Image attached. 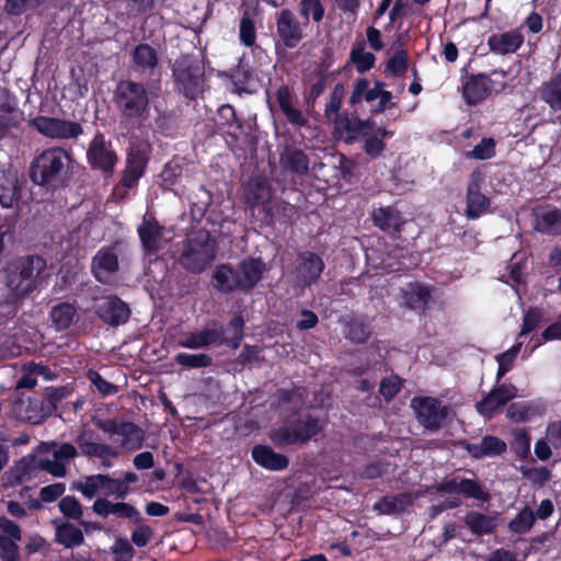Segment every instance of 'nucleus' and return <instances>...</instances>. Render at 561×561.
<instances>
[{"label":"nucleus","instance_id":"f257e3e1","mask_svg":"<svg viewBox=\"0 0 561 561\" xmlns=\"http://www.w3.org/2000/svg\"><path fill=\"white\" fill-rule=\"evenodd\" d=\"M72 154L64 147L55 146L36 154L30 165L28 175L33 184L56 192L68 185Z\"/></svg>","mask_w":561,"mask_h":561},{"label":"nucleus","instance_id":"f03ea898","mask_svg":"<svg viewBox=\"0 0 561 561\" xmlns=\"http://www.w3.org/2000/svg\"><path fill=\"white\" fill-rule=\"evenodd\" d=\"M265 263L261 259L245 257L237 267L222 263L215 267L211 284L222 294L250 293L262 279Z\"/></svg>","mask_w":561,"mask_h":561},{"label":"nucleus","instance_id":"7ed1b4c3","mask_svg":"<svg viewBox=\"0 0 561 561\" xmlns=\"http://www.w3.org/2000/svg\"><path fill=\"white\" fill-rule=\"evenodd\" d=\"M470 60L461 69L460 92L465 103L469 106H477L492 95L503 93L507 88L508 71L497 68L486 72H470Z\"/></svg>","mask_w":561,"mask_h":561},{"label":"nucleus","instance_id":"20e7f679","mask_svg":"<svg viewBox=\"0 0 561 561\" xmlns=\"http://www.w3.org/2000/svg\"><path fill=\"white\" fill-rule=\"evenodd\" d=\"M113 103L122 122L136 124L138 127L150 113V96L146 84L131 79H122L116 83Z\"/></svg>","mask_w":561,"mask_h":561},{"label":"nucleus","instance_id":"39448f33","mask_svg":"<svg viewBox=\"0 0 561 561\" xmlns=\"http://www.w3.org/2000/svg\"><path fill=\"white\" fill-rule=\"evenodd\" d=\"M46 267V260L35 254L22 255L9 263L4 270V284L11 298L19 301L33 293Z\"/></svg>","mask_w":561,"mask_h":561},{"label":"nucleus","instance_id":"423d86ee","mask_svg":"<svg viewBox=\"0 0 561 561\" xmlns=\"http://www.w3.org/2000/svg\"><path fill=\"white\" fill-rule=\"evenodd\" d=\"M322 428L318 416L296 411L285 419L283 425L273 428L268 437L276 447L304 446L318 436Z\"/></svg>","mask_w":561,"mask_h":561},{"label":"nucleus","instance_id":"0eeeda50","mask_svg":"<svg viewBox=\"0 0 561 561\" xmlns=\"http://www.w3.org/2000/svg\"><path fill=\"white\" fill-rule=\"evenodd\" d=\"M173 90L187 101H195L204 92L205 67L193 54L179 56L171 66Z\"/></svg>","mask_w":561,"mask_h":561},{"label":"nucleus","instance_id":"6e6552de","mask_svg":"<svg viewBox=\"0 0 561 561\" xmlns=\"http://www.w3.org/2000/svg\"><path fill=\"white\" fill-rule=\"evenodd\" d=\"M216 252L217 241L209 231L199 230L184 241L179 263L187 272L199 274L211 264Z\"/></svg>","mask_w":561,"mask_h":561},{"label":"nucleus","instance_id":"1a4fd4ad","mask_svg":"<svg viewBox=\"0 0 561 561\" xmlns=\"http://www.w3.org/2000/svg\"><path fill=\"white\" fill-rule=\"evenodd\" d=\"M417 422L430 432H437L450 421L451 408L434 397H415L412 399Z\"/></svg>","mask_w":561,"mask_h":561},{"label":"nucleus","instance_id":"9d476101","mask_svg":"<svg viewBox=\"0 0 561 561\" xmlns=\"http://www.w3.org/2000/svg\"><path fill=\"white\" fill-rule=\"evenodd\" d=\"M69 394L67 387H46L44 392L28 399L26 412L28 419L39 424L55 414L58 404Z\"/></svg>","mask_w":561,"mask_h":561},{"label":"nucleus","instance_id":"9b49d317","mask_svg":"<svg viewBox=\"0 0 561 561\" xmlns=\"http://www.w3.org/2000/svg\"><path fill=\"white\" fill-rule=\"evenodd\" d=\"M87 161L91 170L101 172L105 178L113 175L118 156L103 133L96 131L89 142Z\"/></svg>","mask_w":561,"mask_h":561},{"label":"nucleus","instance_id":"f8f14e48","mask_svg":"<svg viewBox=\"0 0 561 561\" xmlns=\"http://www.w3.org/2000/svg\"><path fill=\"white\" fill-rule=\"evenodd\" d=\"M28 126L49 139H77L83 135L80 123L58 117L38 115L28 121Z\"/></svg>","mask_w":561,"mask_h":561},{"label":"nucleus","instance_id":"ddd939ff","mask_svg":"<svg viewBox=\"0 0 561 561\" xmlns=\"http://www.w3.org/2000/svg\"><path fill=\"white\" fill-rule=\"evenodd\" d=\"M272 188L265 178H252L244 188V202L250 209L261 207V221L265 226L273 225V208H271Z\"/></svg>","mask_w":561,"mask_h":561},{"label":"nucleus","instance_id":"4468645a","mask_svg":"<svg viewBox=\"0 0 561 561\" xmlns=\"http://www.w3.org/2000/svg\"><path fill=\"white\" fill-rule=\"evenodd\" d=\"M484 182L485 174L480 169L470 173L465 209V215L469 220H476L489 213L491 199L481 192Z\"/></svg>","mask_w":561,"mask_h":561},{"label":"nucleus","instance_id":"2eb2a0df","mask_svg":"<svg viewBox=\"0 0 561 561\" xmlns=\"http://www.w3.org/2000/svg\"><path fill=\"white\" fill-rule=\"evenodd\" d=\"M96 426L107 434L121 436V447L125 450L135 451L142 447L145 432L133 422L107 419L98 421Z\"/></svg>","mask_w":561,"mask_h":561},{"label":"nucleus","instance_id":"dca6fc26","mask_svg":"<svg viewBox=\"0 0 561 561\" xmlns=\"http://www.w3.org/2000/svg\"><path fill=\"white\" fill-rule=\"evenodd\" d=\"M334 137L343 140L345 144H353L360 136H366L375 126L371 119H360L358 116L342 112L341 115L332 119Z\"/></svg>","mask_w":561,"mask_h":561},{"label":"nucleus","instance_id":"f3484780","mask_svg":"<svg viewBox=\"0 0 561 561\" xmlns=\"http://www.w3.org/2000/svg\"><path fill=\"white\" fill-rule=\"evenodd\" d=\"M517 392L518 390L513 383L497 382L486 396L476 403V410L480 415L492 419L502 407L517 397Z\"/></svg>","mask_w":561,"mask_h":561},{"label":"nucleus","instance_id":"a211bd4d","mask_svg":"<svg viewBox=\"0 0 561 561\" xmlns=\"http://www.w3.org/2000/svg\"><path fill=\"white\" fill-rule=\"evenodd\" d=\"M276 35L284 48L294 49L304 39L300 22L289 9H283L276 16Z\"/></svg>","mask_w":561,"mask_h":561},{"label":"nucleus","instance_id":"6ab92c4d","mask_svg":"<svg viewBox=\"0 0 561 561\" xmlns=\"http://www.w3.org/2000/svg\"><path fill=\"white\" fill-rule=\"evenodd\" d=\"M164 230V226L156 217L148 215L142 217L141 224L137 227V233L145 255H156L163 249Z\"/></svg>","mask_w":561,"mask_h":561},{"label":"nucleus","instance_id":"aec40b11","mask_svg":"<svg viewBox=\"0 0 561 561\" xmlns=\"http://www.w3.org/2000/svg\"><path fill=\"white\" fill-rule=\"evenodd\" d=\"M95 314L103 323L116 328L129 320L131 310L118 296L111 295L96 306Z\"/></svg>","mask_w":561,"mask_h":561},{"label":"nucleus","instance_id":"412c9836","mask_svg":"<svg viewBox=\"0 0 561 561\" xmlns=\"http://www.w3.org/2000/svg\"><path fill=\"white\" fill-rule=\"evenodd\" d=\"M434 488L437 493L462 494L467 499H474L482 502L490 500L489 493L483 490L482 485L477 480L469 478H462L460 480L457 478L445 479L435 484Z\"/></svg>","mask_w":561,"mask_h":561},{"label":"nucleus","instance_id":"4be33fe9","mask_svg":"<svg viewBox=\"0 0 561 561\" xmlns=\"http://www.w3.org/2000/svg\"><path fill=\"white\" fill-rule=\"evenodd\" d=\"M118 242L108 247H102L92 257L91 272L94 278L105 284L110 276L119 270L118 255L116 248Z\"/></svg>","mask_w":561,"mask_h":561},{"label":"nucleus","instance_id":"5701e85b","mask_svg":"<svg viewBox=\"0 0 561 561\" xmlns=\"http://www.w3.org/2000/svg\"><path fill=\"white\" fill-rule=\"evenodd\" d=\"M370 217L375 227L392 238L400 237L405 224L402 213L393 205L374 208Z\"/></svg>","mask_w":561,"mask_h":561},{"label":"nucleus","instance_id":"b1692460","mask_svg":"<svg viewBox=\"0 0 561 561\" xmlns=\"http://www.w3.org/2000/svg\"><path fill=\"white\" fill-rule=\"evenodd\" d=\"M324 270L323 260L314 252L304 251L297 255L296 274L298 280L310 287L316 284Z\"/></svg>","mask_w":561,"mask_h":561},{"label":"nucleus","instance_id":"393cba45","mask_svg":"<svg viewBox=\"0 0 561 561\" xmlns=\"http://www.w3.org/2000/svg\"><path fill=\"white\" fill-rule=\"evenodd\" d=\"M130 62L135 72L153 76L160 65L159 53L148 43L137 44L130 51Z\"/></svg>","mask_w":561,"mask_h":561},{"label":"nucleus","instance_id":"a878e982","mask_svg":"<svg viewBox=\"0 0 561 561\" xmlns=\"http://www.w3.org/2000/svg\"><path fill=\"white\" fill-rule=\"evenodd\" d=\"M276 102L287 119L294 127H304L308 124V118L302 111L295 105L296 95L287 84H282L275 93Z\"/></svg>","mask_w":561,"mask_h":561},{"label":"nucleus","instance_id":"bb28decb","mask_svg":"<svg viewBox=\"0 0 561 561\" xmlns=\"http://www.w3.org/2000/svg\"><path fill=\"white\" fill-rule=\"evenodd\" d=\"M251 458L259 467L273 472L286 470L289 466V458L285 454L277 453L265 444L254 445Z\"/></svg>","mask_w":561,"mask_h":561},{"label":"nucleus","instance_id":"cd10ccee","mask_svg":"<svg viewBox=\"0 0 561 561\" xmlns=\"http://www.w3.org/2000/svg\"><path fill=\"white\" fill-rule=\"evenodd\" d=\"M525 37L518 28L493 33L488 37L486 45L491 53L500 56L515 54L524 44Z\"/></svg>","mask_w":561,"mask_h":561},{"label":"nucleus","instance_id":"c85d7f7f","mask_svg":"<svg viewBox=\"0 0 561 561\" xmlns=\"http://www.w3.org/2000/svg\"><path fill=\"white\" fill-rule=\"evenodd\" d=\"M432 287L426 284L410 282L401 289V297L408 309L423 314L432 299Z\"/></svg>","mask_w":561,"mask_h":561},{"label":"nucleus","instance_id":"c756f323","mask_svg":"<svg viewBox=\"0 0 561 561\" xmlns=\"http://www.w3.org/2000/svg\"><path fill=\"white\" fill-rule=\"evenodd\" d=\"M463 448L473 459L497 457L506 453L507 444L494 435H485L479 444L465 442Z\"/></svg>","mask_w":561,"mask_h":561},{"label":"nucleus","instance_id":"7c9ffc66","mask_svg":"<svg viewBox=\"0 0 561 561\" xmlns=\"http://www.w3.org/2000/svg\"><path fill=\"white\" fill-rule=\"evenodd\" d=\"M92 510L102 517L113 514L117 517L129 519L135 524H139L141 520L139 511L134 505L125 502L112 503L106 499L99 497L94 501Z\"/></svg>","mask_w":561,"mask_h":561},{"label":"nucleus","instance_id":"2f4dec72","mask_svg":"<svg viewBox=\"0 0 561 561\" xmlns=\"http://www.w3.org/2000/svg\"><path fill=\"white\" fill-rule=\"evenodd\" d=\"M547 411V405L541 400L513 402L506 410V416L512 422L524 423L542 416Z\"/></svg>","mask_w":561,"mask_h":561},{"label":"nucleus","instance_id":"473e14b6","mask_svg":"<svg viewBox=\"0 0 561 561\" xmlns=\"http://www.w3.org/2000/svg\"><path fill=\"white\" fill-rule=\"evenodd\" d=\"M279 162L282 167L291 173L304 175L309 170V158L306 152L294 146L286 145L279 153Z\"/></svg>","mask_w":561,"mask_h":561},{"label":"nucleus","instance_id":"72a5a7b5","mask_svg":"<svg viewBox=\"0 0 561 561\" xmlns=\"http://www.w3.org/2000/svg\"><path fill=\"white\" fill-rule=\"evenodd\" d=\"M413 504V497L408 492L385 495L374 504V511L382 515L401 514Z\"/></svg>","mask_w":561,"mask_h":561},{"label":"nucleus","instance_id":"f704fd0d","mask_svg":"<svg viewBox=\"0 0 561 561\" xmlns=\"http://www.w3.org/2000/svg\"><path fill=\"white\" fill-rule=\"evenodd\" d=\"M244 320L242 316H233L226 327L219 325L217 332L221 337L220 345H227L232 350L239 348L243 340Z\"/></svg>","mask_w":561,"mask_h":561},{"label":"nucleus","instance_id":"c9c22d12","mask_svg":"<svg viewBox=\"0 0 561 561\" xmlns=\"http://www.w3.org/2000/svg\"><path fill=\"white\" fill-rule=\"evenodd\" d=\"M463 523L476 536L491 535L497 527L496 516H490L481 512L470 511L463 517Z\"/></svg>","mask_w":561,"mask_h":561},{"label":"nucleus","instance_id":"e433bc0d","mask_svg":"<svg viewBox=\"0 0 561 561\" xmlns=\"http://www.w3.org/2000/svg\"><path fill=\"white\" fill-rule=\"evenodd\" d=\"M49 319L57 331H65L78 321V310L73 304L58 302L51 307Z\"/></svg>","mask_w":561,"mask_h":561},{"label":"nucleus","instance_id":"4c0bfd02","mask_svg":"<svg viewBox=\"0 0 561 561\" xmlns=\"http://www.w3.org/2000/svg\"><path fill=\"white\" fill-rule=\"evenodd\" d=\"M93 431L82 432L76 439L82 455L88 457H117V453L108 445L93 442Z\"/></svg>","mask_w":561,"mask_h":561},{"label":"nucleus","instance_id":"58836bf2","mask_svg":"<svg viewBox=\"0 0 561 561\" xmlns=\"http://www.w3.org/2000/svg\"><path fill=\"white\" fill-rule=\"evenodd\" d=\"M21 197V186L15 175L0 170V205L10 208Z\"/></svg>","mask_w":561,"mask_h":561},{"label":"nucleus","instance_id":"ea45409f","mask_svg":"<svg viewBox=\"0 0 561 561\" xmlns=\"http://www.w3.org/2000/svg\"><path fill=\"white\" fill-rule=\"evenodd\" d=\"M216 126L218 130L227 131L233 139H237L236 131H241L243 122L238 118L236 108L231 104H224L217 111Z\"/></svg>","mask_w":561,"mask_h":561},{"label":"nucleus","instance_id":"a19ab883","mask_svg":"<svg viewBox=\"0 0 561 561\" xmlns=\"http://www.w3.org/2000/svg\"><path fill=\"white\" fill-rule=\"evenodd\" d=\"M539 98L552 111H561V70L542 83L539 89Z\"/></svg>","mask_w":561,"mask_h":561},{"label":"nucleus","instance_id":"79ce46f5","mask_svg":"<svg viewBox=\"0 0 561 561\" xmlns=\"http://www.w3.org/2000/svg\"><path fill=\"white\" fill-rule=\"evenodd\" d=\"M221 337L217 332V328L204 329L198 332L191 333L180 342V345L186 348L196 350L207 347L209 345H220Z\"/></svg>","mask_w":561,"mask_h":561},{"label":"nucleus","instance_id":"37998d69","mask_svg":"<svg viewBox=\"0 0 561 561\" xmlns=\"http://www.w3.org/2000/svg\"><path fill=\"white\" fill-rule=\"evenodd\" d=\"M345 337L354 344H365L371 336L369 323L364 317L351 318L344 327Z\"/></svg>","mask_w":561,"mask_h":561},{"label":"nucleus","instance_id":"c03bdc74","mask_svg":"<svg viewBox=\"0 0 561 561\" xmlns=\"http://www.w3.org/2000/svg\"><path fill=\"white\" fill-rule=\"evenodd\" d=\"M150 160V145L131 146L127 151L125 168L145 174Z\"/></svg>","mask_w":561,"mask_h":561},{"label":"nucleus","instance_id":"a18cd8bd","mask_svg":"<svg viewBox=\"0 0 561 561\" xmlns=\"http://www.w3.org/2000/svg\"><path fill=\"white\" fill-rule=\"evenodd\" d=\"M350 62L354 65L358 73L363 75L375 67L376 56L365 51V42H355L351 48Z\"/></svg>","mask_w":561,"mask_h":561},{"label":"nucleus","instance_id":"49530a36","mask_svg":"<svg viewBox=\"0 0 561 561\" xmlns=\"http://www.w3.org/2000/svg\"><path fill=\"white\" fill-rule=\"evenodd\" d=\"M255 11L245 9L239 23V41L249 48L256 46Z\"/></svg>","mask_w":561,"mask_h":561},{"label":"nucleus","instance_id":"de8ad7c7","mask_svg":"<svg viewBox=\"0 0 561 561\" xmlns=\"http://www.w3.org/2000/svg\"><path fill=\"white\" fill-rule=\"evenodd\" d=\"M55 540L65 548L79 547L84 542V536L78 527L64 523L56 528Z\"/></svg>","mask_w":561,"mask_h":561},{"label":"nucleus","instance_id":"09e8293b","mask_svg":"<svg viewBox=\"0 0 561 561\" xmlns=\"http://www.w3.org/2000/svg\"><path fill=\"white\" fill-rule=\"evenodd\" d=\"M377 90L369 88V80L365 77L357 78L353 82L352 93L348 98V104L355 107L357 104L366 101L367 103L374 102L378 99Z\"/></svg>","mask_w":561,"mask_h":561},{"label":"nucleus","instance_id":"8fccbe9b","mask_svg":"<svg viewBox=\"0 0 561 561\" xmlns=\"http://www.w3.org/2000/svg\"><path fill=\"white\" fill-rule=\"evenodd\" d=\"M535 523L536 515L534 511L528 505H525L508 523L507 528L513 534L524 535L530 531Z\"/></svg>","mask_w":561,"mask_h":561},{"label":"nucleus","instance_id":"3c124183","mask_svg":"<svg viewBox=\"0 0 561 561\" xmlns=\"http://www.w3.org/2000/svg\"><path fill=\"white\" fill-rule=\"evenodd\" d=\"M236 92L250 93L249 84L253 81V72L248 64L240 61L230 72Z\"/></svg>","mask_w":561,"mask_h":561},{"label":"nucleus","instance_id":"603ef678","mask_svg":"<svg viewBox=\"0 0 561 561\" xmlns=\"http://www.w3.org/2000/svg\"><path fill=\"white\" fill-rule=\"evenodd\" d=\"M409 68V54L407 49H398L386 62V72L394 78L403 77Z\"/></svg>","mask_w":561,"mask_h":561},{"label":"nucleus","instance_id":"864d4df0","mask_svg":"<svg viewBox=\"0 0 561 561\" xmlns=\"http://www.w3.org/2000/svg\"><path fill=\"white\" fill-rule=\"evenodd\" d=\"M511 450L519 459H527L530 455L531 437L525 428H516L512 432Z\"/></svg>","mask_w":561,"mask_h":561},{"label":"nucleus","instance_id":"5fc2aeb1","mask_svg":"<svg viewBox=\"0 0 561 561\" xmlns=\"http://www.w3.org/2000/svg\"><path fill=\"white\" fill-rule=\"evenodd\" d=\"M142 176L144 174L139 172L124 168L119 182L113 188V194L115 197L118 199H124L128 193V190L135 188Z\"/></svg>","mask_w":561,"mask_h":561},{"label":"nucleus","instance_id":"6e6d98bb","mask_svg":"<svg viewBox=\"0 0 561 561\" xmlns=\"http://www.w3.org/2000/svg\"><path fill=\"white\" fill-rule=\"evenodd\" d=\"M538 230L551 234H561V213L558 209L545 211L538 222Z\"/></svg>","mask_w":561,"mask_h":561},{"label":"nucleus","instance_id":"4d7b16f0","mask_svg":"<svg viewBox=\"0 0 561 561\" xmlns=\"http://www.w3.org/2000/svg\"><path fill=\"white\" fill-rule=\"evenodd\" d=\"M182 173L183 165L181 160L179 158H173L164 164L159 176L161 179L162 185L167 188H171L178 183L179 179L182 176Z\"/></svg>","mask_w":561,"mask_h":561},{"label":"nucleus","instance_id":"13d9d810","mask_svg":"<svg viewBox=\"0 0 561 561\" xmlns=\"http://www.w3.org/2000/svg\"><path fill=\"white\" fill-rule=\"evenodd\" d=\"M176 364L186 368H205L213 364V358L208 354L178 353L174 357Z\"/></svg>","mask_w":561,"mask_h":561},{"label":"nucleus","instance_id":"bf43d9fd","mask_svg":"<svg viewBox=\"0 0 561 561\" xmlns=\"http://www.w3.org/2000/svg\"><path fill=\"white\" fill-rule=\"evenodd\" d=\"M299 13L305 19L306 24L309 22L310 16L313 22L320 23L324 18V7L321 0H301Z\"/></svg>","mask_w":561,"mask_h":561},{"label":"nucleus","instance_id":"052dcab7","mask_svg":"<svg viewBox=\"0 0 561 561\" xmlns=\"http://www.w3.org/2000/svg\"><path fill=\"white\" fill-rule=\"evenodd\" d=\"M518 470L525 479L537 486H543L551 479V471L543 466L528 467L523 465Z\"/></svg>","mask_w":561,"mask_h":561},{"label":"nucleus","instance_id":"680f3d73","mask_svg":"<svg viewBox=\"0 0 561 561\" xmlns=\"http://www.w3.org/2000/svg\"><path fill=\"white\" fill-rule=\"evenodd\" d=\"M344 98V85L342 83L335 84L332 92L330 93V99L325 104L324 116L327 119L332 121L336 116L341 115L340 108Z\"/></svg>","mask_w":561,"mask_h":561},{"label":"nucleus","instance_id":"e2e57ef3","mask_svg":"<svg viewBox=\"0 0 561 561\" xmlns=\"http://www.w3.org/2000/svg\"><path fill=\"white\" fill-rule=\"evenodd\" d=\"M495 140L491 137L482 138V140L476 145L472 150L466 152V157L469 159L488 160L495 156Z\"/></svg>","mask_w":561,"mask_h":561},{"label":"nucleus","instance_id":"0e129e2a","mask_svg":"<svg viewBox=\"0 0 561 561\" xmlns=\"http://www.w3.org/2000/svg\"><path fill=\"white\" fill-rule=\"evenodd\" d=\"M100 480L104 481L102 492L106 496L115 495L117 499L124 500L130 492L129 486L125 485V482H122L119 479L104 474Z\"/></svg>","mask_w":561,"mask_h":561},{"label":"nucleus","instance_id":"69168bd1","mask_svg":"<svg viewBox=\"0 0 561 561\" xmlns=\"http://www.w3.org/2000/svg\"><path fill=\"white\" fill-rule=\"evenodd\" d=\"M403 380L398 375H390L382 378L379 385V393L386 402H390L402 388Z\"/></svg>","mask_w":561,"mask_h":561},{"label":"nucleus","instance_id":"338daca9","mask_svg":"<svg viewBox=\"0 0 561 561\" xmlns=\"http://www.w3.org/2000/svg\"><path fill=\"white\" fill-rule=\"evenodd\" d=\"M104 477V474H93L85 478L84 482H79L76 484V489L80 491L87 499H93L99 491H102L104 481L100 480V478Z\"/></svg>","mask_w":561,"mask_h":561},{"label":"nucleus","instance_id":"774afa93","mask_svg":"<svg viewBox=\"0 0 561 561\" xmlns=\"http://www.w3.org/2000/svg\"><path fill=\"white\" fill-rule=\"evenodd\" d=\"M60 512L68 518L78 520L82 516V506L80 502L71 495H67L59 501Z\"/></svg>","mask_w":561,"mask_h":561}]
</instances>
